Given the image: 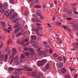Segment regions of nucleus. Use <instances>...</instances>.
<instances>
[{
  "instance_id": "nucleus-19",
  "label": "nucleus",
  "mask_w": 78,
  "mask_h": 78,
  "mask_svg": "<svg viewBox=\"0 0 78 78\" xmlns=\"http://www.w3.org/2000/svg\"><path fill=\"white\" fill-rule=\"evenodd\" d=\"M58 59L59 61H62L63 60V58L62 56H59L58 58Z\"/></svg>"
},
{
  "instance_id": "nucleus-36",
  "label": "nucleus",
  "mask_w": 78,
  "mask_h": 78,
  "mask_svg": "<svg viewBox=\"0 0 78 78\" xmlns=\"http://www.w3.org/2000/svg\"><path fill=\"white\" fill-rule=\"evenodd\" d=\"M25 57V55L24 54H22L21 55V58L22 59L24 58Z\"/></svg>"
},
{
  "instance_id": "nucleus-22",
  "label": "nucleus",
  "mask_w": 78,
  "mask_h": 78,
  "mask_svg": "<svg viewBox=\"0 0 78 78\" xmlns=\"http://www.w3.org/2000/svg\"><path fill=\"white\" fill-rule=\"evenodd\" d=\"M31 38L33 40H35L36 39V37L32 35L31 37Z\"/></svg>"
},
{
  "instance_id": "nucleus-3",
  "label": "nucleus",
  "mask_w": 78,
  "mask_h": 78,
  "mask_svg": "<svg viewBox=\"0 0 78 78\" xmlns=\"http://www.w3.org/2000/svg\"><path fill=\"white\" fill-rule=\"evenodd\" d=\"M12 11H10L9 13L8 11H5V16H7V18L9 17L12 14Z\"/></svg>"
},
{
  "instance_id": "nucleus-59",
  "label": "nucleus",
  "mask_w": 78,
  "mask_h": 78,
  "mask_svg": "<svg viewBox=\"0 0 78 78\" xmlns=\"http://www.w3.org/2000/svg\"><path fill=\"white\" fill-rule=\"evenodd\" d=\"M40 18H41V20H43L44 19V17L43 16H42L41 15L40 16Z\"/></svg>"
},
{
  "instance_id": "nucleus-64",
  "label": "nucleus",
  "mask_w": 78,
  "mask_h": 78,
  "mask_svg": "<svg viewBox=\"0 0 78 78\" xmlns=\"http://www.w3.org/2000/svg\"><path fill=\"white\" fill-rule=\"evenodd\" d=\"M17 43L18 44H20V41H19V40H17Z\"/></svg>"
},
{
  "instance_id": "nucleus-4",
  "label": "nucleus",
  "mask_w": 78,
  "mask_h": 78,
  "mask_svg": "<svg viewBox=\"0 0 78 78\" xmlns=\"http://www.w3.org/2000/svg\"><path fill=\"white\" fill-rule=\"evenodd\" d=\"M23 69L22 70H23L24 69L26 71H32V69L29 68L27 65H25L24 66V67L23 68Z\"/></svg>"
},
{
  "instance_id": "nucleus-48",
  "label": "nucleus",
  "mask_w": 78,
  "mask_h": 78,
  "mask_svg": "<svg viewBox=\"0 0 78 78\" xmlns=\"http://www.w3.org/2000/svg\"><path fill=\"white\" fill-rule=\"evenodd\" d=\"M10 2L11 4H13L14 3V2L12 0H10L9 1Z\"/></svg>"
},
{
  "instance_id": "nucleus-10",
  "label": "nucleus",
  "mask_w": 78,
  "mask_h": 78,
  "mask_svg": "<svg viewBox=\"0 0 78 78\" xmlns=\"http://www.w3.org/2000/svg\"><path fill=\"white\" fill-rule=\"evenodd\" d=\"M61 72L62 74H65L67 70L66 69L63 68L62 69Z\"/></svg>"
},
{
  "instance_id": "nucleus-55",
  "label": "nucleus",
  "mask_w": 78,
  "mask_h": 78,
  "mask_svg": "<svg viewBox=\"0 0 78 78\" xmlns=\"http://www.w3.org/2000/svg\"><path fill=\"white\" fill-rule=\"evenodd\" d=\"M9 47H7V48L5 50V51H8V50H9Z\"/></svg>"
},
{
  "instance_id": "nucleus-7",
  "label": "nucleus",
  "mask_w": 78,
  "mask_h": 78,
  "mask_svg": "<svg viewBox=\"0 0 78 78\" xmlns=\"http://www.w3.org/2000/svg\"><path fill=\"white\" fill-rule=\"evenodd\" d=\"M50 68L49 64L48 63H47L45 66V68H44L43 69V70L44 72L47 71V69H49Z\"/></svg>"
},
{
  "instance_id": "nucleus-12",
  "label": "nucleus",
  "mask_w": 78,
  "mask_h": 78,
  "mask_svg": "<svg viewBox=\"0 0 78 78\" xmlns=\"http://www.w3.org/2000/svg\"><path fill=\"white\" fill-rule=\"evenodd\" d=\"M41 12L40 10H37V12L36 13V15H37L38 16H41Z\"/></svg>"
},
{
  "instance_id": "nucleus-62",
  "label": "nucleus",
  "mask_w": 78,
  "mask_h": 78,
  "mask_svg": "<svg viewBox=\"0 0 78 78\" xmlns=\"http://www.w3.org/2000/svg\"><path fill=\"white\" fill-rule=\"evenodd\" d=\"M11 42V41L10 40H8L7 41V44H9Z\"/></svg>"
},
{
  "instance_id": "nucleus-28",
  "label": "nucleus",
  "mask_w": 78,
  "mask_h": 78,
  "mask_svg": "<svg viewBox=\"0 0 78 78\" xmlns=\"http://www.w3.org/2000/svg\"><path fill=\"white\" fill-rule=\"evenodd\" d=\"M23 32V31H22L21 32L19 33L16 36L17 37H18L19 36H20L21 35H22L23 34L22 32Z\"/></svg>"
},
{
  "instance_id": "nucleus-57",
  "label": "nucleus",
  "mask_w": 78,
  "mask_h": 78,
  "mask_svg": "<svg viewBox=\"0 0 78 78\" xmlns=\"http://www.w3.org/2000/svg\"><path fill=\"white\" fill-rule=\"evenodd\" d=\"M50 5L51 8H53V4L52 3H51L50 4Z\"/></svg>"
},
{
  "instance_id": "nucleus-26",
  "label": "nucleus",
  "mask_w": 78,
  "mask_h": 78,
  "mask_svg": "<svg viewBox=\"0 0 78 78\" xmlns=\"http://www.w3.org/2000/svg\"><path fill=\"white\" fill-rule=\"evenodd\" d=\"M38 54L39 55H42V51H40L38 53Z\"/></svg>"
},
{
  "instance_id": "nucleus-23",
  "label": "nucleus",
  "mask_w": 78,
  "mask_h": 78,
  "mask_svg": "<svg viewBox=\"0 0 78 78\" xmlns=\"http://www.w3.org/2000/svg\"><path fill=\"white\" fill-rule=\"evenodd\" d=\"M19 20V19L17 18H16L14 19L13 20V21L14 22H15V23L17 22Z\"/></svg>"
},
{
  "instance_id": "nucleus-16",
  "label": "nucleus",
  "mask_w": 78,
  "mask_h": 78,
  "mask_svg": "<svg viewBox=\"0 0 78 78\" xmlns=\"http://www.w3.org/2000/svg\"><path fill=\"white\" fill-rule=\"evenodd\" d=\"M0 24L3 27L5 28V23H4V22H1V23H0Z\"/></svg>"
},
{
  "instance_id": "nucleus-35",
  "label": "nucleus",
  "mask_w": 78,
  "mask_h": 78,
  "mask_svg": "<svg viewBox=\"0 0 78 78\" xmlns=\"http://www.w3.org/2000/svg\"><path fill=\"white\" fill-rule=\"evenodd\" d=\"M63 59H64V62H66V57L65 56H63Z\"/></svg>"
},
{
  "instance_id": "nucleus-29",
  "label": "nucleus",
  "mask_w": 78,
  "mask_h": 78,
  "mask_svg": "<svg viewBox=\"0 0 78 78\" xmlns=\"http://www.w3.org/2000/svg\"><path fill=\"white\" fill-rule=\"evenodd\" d=\"M49 52L50 54H52L53 53V50L52 49H50L49 50Z\"/></svg>"
},
{
  "instance_id": "nucleus-54",
  "label": "nucleus",
  "mask_w": 78,
  "mask_h": 78,
  "mask_svg": "<svg viewBox=\"0 0 78 78\" xmlns=\"http://www.w3.org/2000/svg\"><path fill=\"white\" fill-rule=\"evenodd\" d=\"M57 24L58 26H61L62 25V23H59V22H58V23H57Z\"/></svg>"
},
{
  "instance_id": "nucleus-63",
  "label": "nucleus",
  "mask_w": 78,
  "mask_h": 78,
  "mask_svg": "<svg viewBox=\"0 0 78 78\" xmlns=\"http://www.w3.org/2000/svg\"><path fill=\"white\" fill-rule=\"evenodd\" d=\"M44 47H45V48H49V46L48 45H45L44 46Z\"/></svg>"
},
{
  "instance_id": "nucleus-20",
  "label": "nucleus",
  "mask_w": 78,
  "mask_h": 78,
  "mask_svg": "<svg viewBox=\"0 0 78 78\" xmlns=\"http://www.w3.org/2000/svg\"><path fill=\"white\" fill-rule=\"evenodd\" d=\"M7 55H5V58H4V62H6L7 61Z\"/></svg>"
},
{
  "instance_id": "nucleus-24",
  "label": "nucleus",
  "mask_w": 78,
  "mask_h": 78,
  "mask_svg": "<svg viewBox=\"0 0 78 78\" xmlns=\"http://www.w3.org/2000/svg\"><path fill=\"white\" fill-rule=\"evenodd\" d=\"M53 56L55 57H59V55L56 53H55L53 54Z\"/></svg>"
},
{
  "instance_id": "nucleus-8",
  "label": "nucleus",
  "mask_w": 78,
  "mask_h": 78,
  "mask_svg": "<svg viewBox=\"0 0 78 78\" xmlns=\"http://www.w3.org/2000/svg\"><path fill=\"white\" fill-rule=\"evenodd\" d=\"M73 11L72 9H69L68 10V12L67 13V15L68 16H70L72 15Z\"/></svg>"
},
{
  "instance_id": "nucleus-53",
  "label": "nucleus",
  "mask_w": 78,
  "mask_h": 78,
  "mask_svg": "<svg viewBox=\"0 0 78 78\" xmlns=\"http://www.w3.org/2000/svg\"><path fill=\"white\" fill-rule=\"evenodd\" d=\"M5 38V37L4 36H2V37H1V39L3 40H4Z\"/></svg>"
},
{
  "instance_id": "nucleus-51",
  "label": "nucleus",
  "mask_w": 78,
  "mask_h": 78,
  "mask_svg": "<svg viewBox=\"0 0 78 78\" xmlns=\"http://www.w3.org/2000/svg\"><path fill=\"white\" fill-rule=\"evenodd\" d=\"M14 58H13L11 60L10 62V64H12L13 60L14 59Z\"/></svg>"
},
{
  "instance_id": "nucleus-11",
  "label": "nucleus",
  "mask_w": 78,
  "mask_h": 78,
  "mask_svg": "<svg viewBox=\"0 0 78 78\" xmlns=\"http://www.w3.org/2000/svg\"><path fill=\"white\" fill-rule=\"evenodd\" d=\"M22 30V29L20 27H18L17 28V29H16L15 31H14V33L15 34H16V33L18 32L19 30Z\"/></svg>"
},
{
  "instance_id": "nucleus-1",
  "label": "nucleus",
  "mask_w": 78,
  "mask_h": 78,
  "mask_svg": "<svg viewBox=\"0 0 78 78\" xmlns=\"http://www.w3.org/2000/svg\"><path fill=\"white\" fill-rule=\"evenodd\" d=\"M23 70V69H17V71L15 72V74L16 75V77L13 75H11V78H19L20 76L18 74L20 73V71Z\"/></svg>"
},
{
  "instance_id": "nucleus-50",
  "label": "nucleus",
  "mask_w": 78,
  "mask_h": 78,
  "mask_svg": "<svg viewBox=\"0 0 78 78\" xmlns=\"http://www.w3.org/2000/svg\"><path fill=\"white\" fill-rule=\"evenodd\" d=\"M41 77V76L39 74H38L37 75V78H40Z\"/></svg>"
},
{
  "instance_id": "nucleus-47",
  "label": "nucleus",
  "mask_w": 78,
  "mask_h": 78,
  "mask_svg": "<svg viewBox=\"0 0 78 78\" xmlns=\"http://www.w3.org/2000/svg\"><path fill=\"white\" fill-rule=\"evenodd\" d=\"M0 12L2 13V14H3L4 12V9H0Z\"/></svg>"
},
{
  "instance_id": "nucleus-25",
  "label": "nucleus",
  "mask_w": 78,
  "mask_h": 78,
  "mask_svg": "<svg viewBox=\"0 0 78 78\" xmlns=\"http://www.w3.org/2000/svg\"><path fill=\"white\" fill-rule=\"evenodd\" d=\"M37 29L38 30H41L42 29V27H40V26H37Z\"/></svg>"
},
{
  "instance_id": "nucleus-49",
  "label": "nucleus",
  "mask_w": 78,
  "mask_h": 78,
  "mask_svg": "<svg viewBox=\"0 0 78 78\" xmlns=\"http://www.w3.org/2000/svg\"><path fill=\"white\" fill-rule=\"evenodd\" d=\"M34 30L36 32H39V30L37 29V28L36 29V28H34Z\"/></svg>"
},
{
  "instance_id": "nucleus-60",
  "label": "nucleus",
  "mask_w": 78,
  "mask_h": 78,
  "mask_svg": "<svg viewBox=\"0 0 78 78\" xmlns=\"http://www.w3.org/2000/svg\"><path fill=\"white\" fill-rule=\"evenodd\" d=\"M3 8V5L2 4H0V9H2Z\"/></svg>"
},
{
  "instance_id": "nucleus-42",
  "label": "nucleus",
  "mask_w": 78,
  "mask_h": 78,
  "mask_svg": "<svg viewBox=\"0 0 78 78\" xmlns=\"http://www.w3.org/2000/svg\"><path fill=\"white\" fill-rule=\"evenodd\" d=\"M73 9L74 12L76 11V8L75 7H73Z\"/></svg>"
},
{
  "instance_id": "nucleus-31",
  "label": "nucleus",
  "mask_w": 78,
  "mask_h": 78,
  "mask_svg": "<svg viewBox=\"0 0 78 78\" xmlns=\"http://www.w3.org/2000/svg\"><path fill=\"white\" fill-rule=\"evenodd\" d=\"M20 24H19V23H17V24H16V25H15V26L14 28H16L17 27H18L19 26H20Z\"/></svg>"
},
{
  "instance_id": "nucleus-38",
  "label": "nucleus",
  "mask_w": 78,
  "mask_h": 78,
  "mask_svg": "<svg viewBox=\"0 0 78 78\" xmlns=\"http://www.w3.org/2000/svg\"><path fill=\"white\" fill-rule=\"evenodd\" d=\"M62 27L66 30L68 29V27H67V26H62Z\"/></svg>"
},
{
  "instance_id": "nucleus-30",
  "label": "nucleus",
  "mask_w": 78,
  "mask_h": 78,
  "mask_svg": "<svg viewBox=\"0 0 78 78\" xmlns=\"http://www.w3.org/2000/svg\"><path fill=\"white\" fill-rule=\"evenodd\" d=\"M65 78H70V75L68 74L65 76Z\"/></svg>"
},
{
  "instance_id": "nucleus-9",
  "label": "nucleus",
  "mask_w": 78,
  "mask_h": 78,
  "mask_svg": "<svg viewBox=\"0 0 78 78\" xmlns=\"http://www.w3.org/2000/svg\"><path fill=\"white\" fill-rule=\"evenodd\" d=\"M29 50L30 51V54L32 55H33L34 54V50L33 49L30 48H29Z\"/></svg>"
},
{
  "instance_id": "nucleus-34",
  "label": "nucleus",
  "mask_w": 78,
  "mask_h": 78,
  "mask_svg": "<svg viewBox=\"0 0 78 78\" xmlns=\"http://www.w3.org/2000/svg\"><path fill=\"white\" fill-rule=\"evenodd\" d=\"M62 41H63L62 40H60L58 41V44H61L62 43Z\"/></svg>"
},
{
  "instance_id": "nucleus-17",
  "label": "nucleus",
  "mask_w": 78,
  "mask_h": 78,
  "mask_svg": "<svg viewBox=\"0 0 78 78\" xmlns=\"http://www.w3.org/2000/svg\"><path fill=\"white\" fill-rule=\"evenodd\" d=\"M0 60L1 61H3L4 59V55H1L0 54Z\"/></svg>"
},
{
  "instance_id": "nucleus-45",
  "label": "nucleus",
  "mask_w": 78,
  "mask_h": 78,
  "mask_svg": "<svg viewBox=\"0 0 78 78\" xmlns=\"http://www.w3.org/2000/svg\"><path fill=\"white\" fill-rule=\"evenodd\" d=\"M44 51L46 52H48L49 51V49L48 48H45L44 49Z\"/></svg>"
},
{
  "instance_id": "nucleus-40",
  "label": "nucleus",
  "mask_w": 78,
  "mask_h": 78,
  "mask_svg": "<svg viewBox=\"0 0 78 78\" xmlns=\"http://www.w3.org/2000/svg\"><path fill=\"white\" fill-rule=\"evenodd\" d=\"M42 54L44 55H47V53L44 50L43 51V52H42Z\"/></svg>"
},
{
  "instance_id": "nucleus-43",
  "label": "nucleus",
  "mask_w": 78,
  "mask_h": 78,
  "mask_svg": "<svg viewBox=\"0 0 78 78\" xmlns=\"http://www.w3.org/2000/svg\"><path fill=\"white\" fill-rule=\"evenodd\" d=\"M35 21L36 22H37V23H39V22H41V21L39 20L38 19H35Z\"/></svg>"
},
{
  "instance_id": "nucleus-5",
  "label": "nucleus",
  "mask_w": 78,
  "mask_h": 78,
  "mask_svg": "<svg viewBox=\"0 0 78 78\" xmlns=\"http://www.w3.org/2000/svg\"><path fill=\"white\" fill-rule=\"evenodd\" d=\"M16 49L15 48L13 49L12 50V52L13 55H11L10 57L9 58H12L14 55L16 54Z\"/></svg>"
},
{
  "instance_id": "nucleus-37",
  "label": "nucleus",
  "mask_w": 78,
  "mask_h": 78,
  "mask_svg": "<svg viewBox=\"0 0 78 78\" xmlns=\"http://www.w3.org/2000/svg\"><path fill=\"white\" fill-rule=\"evenodd\" d=\"M16 17L14 16V15H12V16L10 17V20H12L13 19H14Z\"/></svg>"
},
{
  "instance_id": "nucleus-15",
  "label": "nucleus",
  "mask_w": 78,
  "mask_h": 78,
  "mask_svg": "<svg viewBox=\"0 0 78 78\" xmlns=\"http://www.w3.org/2000/svg\"><path fill=\"white\" fill-rule=\"evenodd\" d=\"M34 8L36 9L41 8V6L39 5H34Z\"/></svg>"
},
{
  "instance_id": "nucleus-52",
  "label": "nucleus",
  "mask_w": 78,
  "mask_h": 78,
  "mask_svg": "<svg viewBox=\"0 0 78 78\" xmlns=\"http://www.w3.org/2000/svg\"><path fill=\"white\" fill-rule=\"evenodd\" d=\"M25 55H27V56H28L29 55V53L28 52H26L25 53Z\"/></svg>"
},
{
  "instance_id": "nucleus-27",
  "label": "nucleus",
  "mask_w": 78,
  "mask_h": 78,
  "mask_svg": "<svg viewBox=\"0 0 78 78\" xmlns=\"http://www.w3.org/2000/svg\"><path fill=\"white\" fill-rule=\"evenodd\" d=\"M13 70V68L11 67H9V71H12Z\"/></svg>"
},
{
  "instance_id": "nucleus-61",
  "label": "nucleus",
  "mask_w": 78,
  "mask_h": 78,
  "mask_svg": "<svg viewBox=\"0 0 78 78\" xmlns=\"http://www.w3.org/2000/svg\"><path fill=\"white\" fill-rule=\"evenodd\" d=\"M23 41H24V42L26 41L27 42L28 41V39L27 38H26V39H24Z\"/></svg>"
},
{
  "instance_id": "nucleus-32",
  "label": "nucleus",
  "mask_w": 78,
  "mask_h": 78,
  "mask_svg": "<svg viewBox=\"0 0 78 78\" xmlns=\"http://www.w3.org/2000/svg\"><path fill=\"white\" fill-rule=\"evenodd\" d=\"M69 69L71 72H73V71H74L75 70V69L71 67H69Z\"/></svg>"
},
{
  "instance_id": "nucleus-18",
  "label": "nucleus",
  "mask_w": 78,
  "mask_h": 78,
  "mask_svg": "<svg viewBox=\"0 0 78 78\" xmlns=\"http://www.w3.org/2000/svg\"><path fill=\"white\" fill-rule=\"evenodd\" d=\"M3 7L5 9L7 8L8 7V4L4 3L3 4Z\"/></svg>"
},
{
  "instance_id": "nucleus-39",
  "label": "nucleus",
  "mask_w": 78,
  "mask_h": 78,
  "mask_svg": "<svg viewBox=\"0 0 78 78\" xmlns=\"http://www.w3.org/2000/svg\"><path fill=\"white\" fill-rule=\"evenodd\" d=\"M25 44V42H24V41H23V40L21 42V44L22 45H24V44Z\"/></svg>"
},
{
  "instance_id": "nucleus-13",
  "label": "nucleus",
  "mask_w": 78,
  "mask_h": 78,
  "mask_svg": "<svg viewBox=\"0 0 78 78\" xmlns=\"http://www.w3.org/2000/svg\"><path fill=\"white\" fill-rule=\"evenodd\" d=\"M58 66L59 68H60V69H61V68H62V67L63 66V63L62 62L59 63Z\"/></svg>"
},
{
  "instance_id": "nucleus-56",
  "label": "nucleus",
  "mask_w": 78,
  "mask_h": 78,
  "mask_svg": "<svg viewBox=\"0 0 78 78\" xmlns=\"http://www.w3.org/2000/svg\"><path fill=\"white\" fill-rule=\"evenodd\" d=\"M56 18V16H53L52 17V19L53 20H55Z\"/></svg>"
},
{
  "instance_id": "nucleus-46",
  "label": "nucleus",
  "mask_w": 78,
  "mask_h": 78,
  "mask_svg": "<svg viewBox=\"0 0 78 78\" xmlns=\"http://www.w3.org/2000/svg\"><path fill=\"white\" fill-rule=\"evenodd\" d=\"M66 19L68 20H72L71 18H66Z\"/></svg>"
},
{
  "instance_id": "nucleus-2",
  "label": "nucleus",
  "mask_w": 78,
  "mask_h": 78,
  "mask_svg": "<svg viewBox=\"0 0 78 78\" xmlns=\"http://www.w3.org/2000/svg\"><path fill=\"white\" fill-rule=\"evenodd\" d=\"M47 62V60H42L39 61L38 62L37 64L39 66H42L44 64Z\"/></svg>"
},
{
  "instance_id": "nucleus-44",
  "label": "nucleus",
  "mask_w": 78,
  "mask_h": 78,
  "mask_svg": "<svg viewBox=\"0 0 78 78\" xmlns=\"http://www.w3.org/2000/svg\"><path fill=\"white\" fill-rule=\"evenodd\" d=\"M68 10V9L67 8H65L63 10V11L64 12H66Z\"/></svg>"
},
{
  "instance_id": "nucleus-58",
  "label": "nucleus",
  "mask_w": 78,
  "mask_h": 78,
  "mask_svg": "<svg viewBox=\"0 0 78 78\" xmlns=\"http://www.w3.org/2000/svg\"><path fill=\"white\" fill-rule=\"evenodd\" d=\"M35 2L37 3H38L39 1L38 0H36L35 1Z\"/></svg>"
},
{
  "instance_id": "nucleus-14",
  "label": "nucleus",
  "mask_w": 78,
  "mask_h": 78,
  "mask_svg": "<svg viewBox=\"0 0 78 78\" xmlns=\"http://www.w3.org/2000/svg\"><path fill=\"white\" fill-rule=\"evenodd\" d=\"M37 76L36 73L35 72H32V76L34 78L36 77Z\"/></svg>"
},
{
  "instance_id": "nucleus-41",
  "label": "nucleus",
  "mask_w": 78,
  "mask_h": 78,
  "mask_svg": "<svg viewBox=\"0 0 78 78\" xmlns=\"http://www.w3.org/2000/svg\"><path fill=\"white\" fill-rule=\"evenodd\" d=\"M13 15L15 18L17 16V13L16 12L14 13Z\"/></svg>"
},
{
  "instance_id": "nucleus-6",
  "label": "nucleus",
  "mask_w": 78,
  "mask_h": 78,
  "mask_svg": "<svg viewBox=\"0 0 78 78\" xmlns=\"http://www.w3.org/2000/svg\"><path fill=\"white\" fill-rule=\"evenodd\" d=\"M73 29L74 30H78V24H77V23H75V24H73Z\"/></svg>"
},
{
  "instance_id": "nucleus-21",
  "label": "nucleus",
  "mask_w": 78,
  "mask_h": 78,
  "mask_svg": "<svg viewBox=\"0 0 78 78\" xmlns=\"http://www.w3.org/2000/svg\"><path fill=\"white\" fill-rule=\"evenodd\" d=\"M18 58V56H16L14 59V62H16L17 61Z\"/></svg>"
},
{
  "instance_id": "nucleus-33",
  "label": "nucleus",
  "mask_w": 78,
  "mask_h": 78,
  "mask_svg": "<svg viewBox=\"0 0 78 78\" xmlns=\"http://www.w3.org/2000/svg\"><path fill=\"white\" fill-rule=\"evenodd\" d=\"M24 14L25 15L27 16L28 14V12L27 11H26L25 12H24Z\"/></svg>"
}]
</instances>
